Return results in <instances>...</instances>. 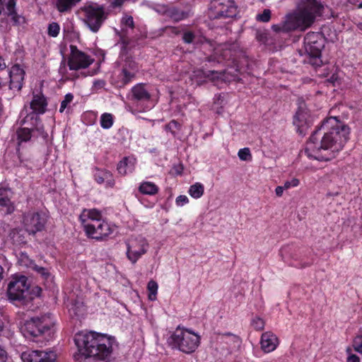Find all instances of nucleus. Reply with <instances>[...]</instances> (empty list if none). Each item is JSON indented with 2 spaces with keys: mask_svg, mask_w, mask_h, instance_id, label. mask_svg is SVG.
I'll return each mask as SVG.
<instances>
[{
  "mask_svg": "<svg viewBox=\"0 0 362 362\" xmlns=\"http://www.w3.org/2000/svg\"><path fill=\"white\" fill-rule=\"evenodd\" d=\"M11 197L12 192L9 188L0 186V206L8 207V211H10L9 208L11 206Z\"/></svg>",
  "mask_w": 362,
  "mask_h": 362,
  "instance_id": "28",
  "label": "nucleus"
},
{
  "mask_svg": "<svg viewBox=\"0 0 362 362\" xmlns=\"http://www.w3.org/2000/svg\"><path fill=\"white\" fill-rule=\"evenodd\" d=\"M122 74H123L122 83L124 84H127L132 80V78H134L135 74H136V68L134 69L133 71H130L128 69L127 66H124L122 69Z\"/></svg>",
  "mask_w": 362,
  "mask_h": 362,
  "instance_id": "35",
  "label": "nucleus"
},
{
  "mask_svg": "<svg viewBox=\"0 0 362 362\" xmlns=\"http://www.w3.org/2000/svg\"><path fill=\"white\" fill-rule=\"evenodd\" d=\"M27 278L24 276V307L28 306L29 300H34L37 298L41 293V288L35 285L26 284Z\"/></svg>",
  "mask_w": 362,
  "mask_h": 362,
  "instance_id": "20",
  "label": "nucleus"
},
{
  "mask_svg": "<svg viewBox=\"0 0 362 362\" xmlns=\"http://www.w3.org/2000/svg\"><path fill=\"white\" fill-rule=\"evenodd\" d=\"M10 83L13 84L15 82L21 83L23 81V69L20 65L15 64L13 66L9 72Z\"/></svg>",
  "mask_w": 362,
  "mask_h": 362,
  "instance_id": "29",
  "label": "nucleus"
},
{
  "mask_svg": "<svg viewBox=\"0 0 362 362\" xmlns=\"http://www.w3.org/2000/svg\"><path fill=\"white\" fill-rule=\"evenodd\" d=\"M271 18V11L269 9H264L262 13L257 14L256 20L257 21L267 23Z\"/></svg>",
  "mask_w": 362,
  "mask_h": 362,
  "instance_id": "37",
  "label": "nucleus"
},
{
  "mask_svg": "<svg viewBox=\"0 0 362 362\" xmlns=\"http://www.w3.org/2000/svg\"><path fill=\"white\" fill-rule=\"evenodd\" d=\"M81 0H55V7L60 13L68 12Z\"/></svg>",
  "mask_w": 362,
  "mask_h": 362,
  "instance_id": "27",
  "label": "nucleus"
},
{
  "mask_svg": "<svg viewBox=\"0 0 362 362\" xmlns=\"http://www.w3.org/2000/svg\"><path fill=\"white\" fill-rule=\"evenodd\" d=\"M28 308V310H35V308H33V304L30 305V303L28 304V307L26 306ZM35 308H37V306H35Z\"/></svg>",
  "mask_w": 362,
  "mask_h": 362,
  "instance_id": "56",
  "label": "nucleus"
},
{
  "mask_svg": "<svg viewBox=\"0 0 362 362\" xmlns=\"http://www.w3.org/2000/svg\"><path fill=\"white\" fill-rule=\"evenodd\" d=\"M170 124H174L175 126H176L177 124V122L173 120L170 122Z\"/></svg>",
  "mask_w": 362,
  "mask_h": 362,
  "instance_id": "57",
  "label": "nucleus"
},
{
  "mask_svg": "<svg viewBox=\"0 0 362 362\" xmlns=\"http://www.w3.org/2000/svg\"><path fill=\"white\" fill-rule=\"evenodd\" d=\"M84 230L89 238L98 240H103L112 233V228L103 220L94 221V224H86Z\"/></svg>",
  "mask_w": 362,
  "mask_h": 362,
  "instance_id": "10",
  "label": "nucleus"
},
{
  "mask_svg": "<svg viewBox=\"0 0 362 362\" xmlns=\"http://www.w3.org/2000/svg\"><path fill=\"white\" fill-rule=\"evenodd\" d=\"M8 296L11 300L21 301L23 299V275H16L8 286Z\"/></svg>",
  "mask_w": 362,
  "mask_h": 362,
  "instance_id": "13",
  "label": "nucleus"
},
{
  "mask_svg": "<svg viewBox=\"0 0 362 362\" xmlns=\"http://www.w3.org/2000/svg\"><path fill=\"white\" fill-rule=\"evenodd\" d=\"M132 98L139 101H147L151 98V94L145 88L144 84L138 83L132 88Z\"/></svg>",
  "mask_w": 362,
  "mask_h": 362,
  "instance_id": "21",
  "label": "nucleus"
},
{
  "mask_svg": "<svg viewBox=\"0 0 362 362\" xmlns=\"http://www.w3.org/2000/svg\"><path fill=\"white\" fill-rule=\"evenodd\" d=\"M100 122L103 129H110L113 124V117L110 113H103L100 117Z\"/></svg>",
  "mask_w": 362,
  "mask_h": 362,
  "instance_id": "33",
  "label": "nucleus"
},
{
  "mask_svg": "<svg viewBox=\"0 0 362 362\" xmlns=\"http://www.w3.org/2000/svg\"><path fill=\"white\" fill-rule=\"evenodd\" d=\"M24 266L27 268H30L32 270L36 272L41 276L45 279H47L49 276V273L47 269L43 267H40L37 265L33 260L28 258V257L24 255Z\"/></svg>",
  "mask_w": 362,
  "mask_h": 362,
  "instance_id": "26",
  "label": "nucleus"
},
{
  "mask_svg": "<svg viewBox=\"0 0 362 362\" xmlns=\"http://www.w3.org/2000/svg\"><path fill=\"white\" fill-rule=\"evenodd\" d=\"M3 273H4V268L1 266H0V281L3 279Z\"/></svg>",
  "mask_w": 362,
  "mask_h": 362,
  "instance_id": "55",
  "label": "nucleus"
},
{
  "mask_svg": "<svg viewBox=\"0 0 362 362\" xmlns=\"http://www.w3.org/2000/svg\"><path fill=\"white\" fill-rule=\"evenodd\" d=\"M127 255L132 264L144 255L148 248V244L146 240L142 237L130 238L127 243Z\"/></svg>",
  "mask_w": 362,
  "mask_h": 362,
  "instance_id": "8",
  "label": "nucleus"
},
{
  "mask_svg": "<svg viewBox=\"0 0 362 362\" xmlns=\"http://www.w3.org/2000/svg\"><path fill=\"white\" fill-rule=\"evenodd\" d=\"M46 223V218L44 215L38 212H34L29 214L26 218L25 223V230L29 234H35L38 231H41Z\"/></svg>",
  "mask_w": 362,
  "mask_h": 362,
  "instance_id": "12",
  "label": "nucleus"
},
{
  "mask_svg": "<svg viewBox=\"0 0 362 362\" xmlns=\"http://www.w3.org/2000/svg\"><path fill=\"white\" fill-rule=\"evenodd\" d=\"M17 136L18 140V146H20L21 143L23 141V132L21 128H18L17 130Z\"/></svg>",
  "mask_w": 362,
  "mask_h": 362,
  "instance_id": "50",
  "label": "nucleus"
},
{
  "mask_svg": "<svg viewBox=\"0 0 362 362\" xmlns=\"http://www.w3.org/2000/svg\"><path fill=\"white\" fill-rule=\"evenodd\" d=\"M279 344L277 337L272 332H265L261 336V349L264 353L274 351Z\"/></svg>",
  "mask_w": 362,
  "mask_h": 362,
  "instance_id": "16",
  "label": "nucleus"
},
{
  "mask_svg": "<svg viewBox=\"0 0 362 362\" xmlns=\"http://www.w3.org/2000/svg\"><path fill=\"white\" fill-rule=\"evenodd\" d=\"M212 74H218V72L212 71Z\"/></svg>",
  "mask_w": 362,
  "mask_h": 362,
  "instance_id": "60",
  "label": "nucleus"
},
{
  "mask_svg": "<svg viewBox=\"0 0 362 362\" xmlns=\"http://www.w3.org/2000/svg\"><path fill=\"white\" fill-rule=\"evenodd\" d=\"M349 134V129L347 127L336 117H329L311 135L306 144L305 153L310 158L329 160L331 158L321 154L320 151H339L348 141Z\"/></svg>",
  "mask_w": 362,
  "mask_h": 362,
  "instance_id": "1",
  "label": "nucleus"
},
{
  "mask_svg": "<svg viewBox=\"0 0 362 362\" xmlns=\"http://www.w3.org/2000/svg\"><path fill=\"white\" fill-rule=\"evenodd\" d=\"M236 15L233 0H212L211 17L214 18H231Z\"/></svg>",
  "mask_w": 362,
  "mask_h": 362,
  "instance_id": "7",
  "label": "nucleus"
},
{
  "mask_svg": "<svg viewBox=\"0 0 362 362\" xmlns=\"http://www.w3.org/2000/svg\"><path fill=\"white\" fill-rule=\"evenodd\" d=\"M346 352L348 354H349V356L347 358L346 362H360V358L357 355L350 354V352H351L350 348L346 349Z\"/></svg>",
  "mask_w": 362,
  "mask_h": 362,
  "instance_id": "48",
  "label": "nucleus"
},
{
  "mask_svg": "<svg viewBox=\"0 0 362 362\" xmlns=\"http://www.w3.org/2000/svg\"><path fill=\"white\" fill-rule=\"evenodd\" d=\"M6 68V64L4 62V59L0 55V71Z\"/></svg>",
  "mask_w": 362,
  "mask_h": 362,
  "instance_id": "54",
  "label": "nucleus"
},
{
  "mask_svg": "<svg viewBox=\"0 0 362 362\" xmlns=\"http://www.w3.org/2000/svg\"><path fill=\"white\" fill-rule=\"evenodd\" d=\"M20 358H21V359H23V354H21L20 355Z\"/></svg>",
  "mask_w": 362,
  "mask_h": 362,
  "instance_id": "59",
  "label": "nucleus"
},
{
  "mask_svg": "<svg viewBox=\"0 0 362 362\" xmlns=\"http://www.w3.org/2000/svg\"><path fill=\"white\" fill-rule=\"evenodd\" d=\"M16 6L15 0H8L7 2V10L8 12V15L13 16V21L17 22V17L16 16V13L14 10Z\"/></svg>",
  "mask_w": 362,
  "mask_h": 362,
  "instance_id": "42",
  "label": "nucleus"
},
{
  "mask_svg": "<svg viewBox=\"0 0 362 362\" xmlns=\"http://www.w3.org/2000/svg\"><path fill=\"white\" fill-rule=\"evenodd\" d=\"M238 48L239 45L235 42L225 43L217 46L214 49V54L224 60H231L235 56Z\"/></svg>",
  "mask_w": 362,
  "mask_h": 362,
  "instance_id": "14",
  "label": "nucleus"
},
{
  "mask_svg": "<svg viewBox=\"0 0 362 362\" xmlns=\"http://www.w3.org/2000/svg\"><path fill=\"white\" fill-rule=\"evenodd\" d=\"M158 187L150 182H143L139 187V191L144 194L153 195L158 192Z\"/></svg>",
  "mask_w": 362,
  "mask_h": 362,
  "instance_id": "30",
  "label": "nucleus"
},
{
  "mask_svg": "<svg viewBox=\"0 0 362 362\" xmlns=\"http://www.w3.org/2000/svg\"><path fill=\"white\" fill-rule=\"evenodd\" d=\"M195 38H196L195 34L190 30H186L182 34V40L184 41L185 43H187V44L193 43Z\"/></svg>",
  "mask_w": 362,
  "mask_h": 362,
  "instance_id": "40",
  "label": "nucleus"
},
{
  "mask_svg": "<svg viewBox=\"0 0 362 362\" xmlns=\"http://www.w3.org/2000/svg\"><path fill=\"white\" fill-rule=\"evenodd\" d=\"M308 113L302 109H299L293 118V124L296 127L300 134H304L309 126Z\"/></svg>",
  "mask_w": 362,
  "mask_h": 362,
  "instance_id": "18",
  "label": "nucleus"
},
{
  "mask_svg": "<svg viewBox=\"0 0 362 362\" xmlns=\"http://www.w3.org/2000/svg\"><path fill=\"white\" fill-rule=\"evenodd\" d=\"M168 15L175 21H179L185 18H186L187 15L185 12L181 11L177 8H171L168 11Z\"/></svg>",
  "mask_w": 362,
  "mask_h": 362,
  "instance_id": "34",
  "label": "nucleus"
},
{
  "mask_svg": "<svg viewBox=\"0 0 362 362\" xmlns=\"http://www.w3.org/2000/svg\"><path fill=\"white\" fill-rule=\"evenodd\" d=\"M105 83L103 80H98L94 81L93 87L95 88H101L105 86Z\"/></svg>",
  "mask_w": 362,
  "mask_h": 362,
  "instance_id": "49",
  "label": "nucleus"
},
{
  "mask_svg": "<svg viewBox=\"0 0 362 362\" xmlns=\"http://www.w3.org/2000/svg\"><path fill=\"white\" fill-rule=\"evenodd\" d=\"M56 354L53 351H32L25 355L24 362H55Z\"/></svg>",
  "mask_w": 362,
  "mask_h": 362,
  "instance_id": "15",
  "label": "nucleus"
},
{
  "mask_svg": "<svg viewBox=\"0 0 362 362\" xmlns=\"http://www.w3.org/2000/svg\"><path fill=\"white\" fill-rule=\"evenodd\" d=\"M238 157L241 160H250L252 159V155L248 148H244L239 150L238 153Z\"/></svg>",
  "mask_w": 362,
  "mask_h": 362,
  "instance_id": "39",
  "label": "nucleus"
},
{
  "mask_svg": "<svg viewBox=\"0 0 362 362\" xmlns=\"http://www.w3.org/2000/svg\"><path fill=\"white\" fill-rule=\"evenodd\" d=\"M59 25L57 23H52L48 26V35L52 37H57L59 33Z\"/></svg>",
  "mask_w": 362,
  "mask_h": 362,
  "instance_id": "41",
  "label": "nucleus"
},
{
  "mask_svg": "<svg viewBox=\"0 0 362 362\" xmlns=\"http://www.w3.org/2000/svg\"><path fill=\"white\" fill-rule=\"evenodd\" d=\"M204 192V185L200 182H196L190 186L188 193L192 197L199 199L203 195Z\"/></svg>",
  "mask_w": 362,
  "mask_h": 362,
  "instance_id": "31",
  "label": "nucleus"
},
{
  "mask_svg": "<svg viewBox=\"0 0 362 362\" xmlns=\"http://www.w3.org/2000/svg\"><path fill=\"white\" fill-rule=\"evenodd\" d=\"M71 55L68 66L71 70H78L88 67L93 60L84 52L78 50L76 46L71 45Z\"/></svg>",
  "mask_w": 362,
  "mask_h": 362,
  "instance_id": "9",
  "label": "nucleus"
},
{
  "mask_svg": "<svg viewBox=\"0 0 362 362\" xmlns=\"http://www.w3.org/2000/svg\"><path fill=\"white\" fill-rule=\"evenodd\" d=\"M218 342L220 344L221 349L230 352L233 349L239 345L240 339L236 335L226 333L218 337Z\"/></svg>",
  "mask_w": 362,
  "mask_h": 362,
  "instance_id": "17",
  "label": "nucleus"
},
{
  "mask_svg": "<svg viewBox=\"0 0 362 362\" xmlns=\"http://www.w3.org/2000/svg\"><path fill=\"white\" fill-rule=\"evenodd\" d=\"M284 190H285V189L283 188L282 186H278L275 189L276 196L281 197L283 194Z\"/></svg>",
  "mask_w": 362,
  "mask_h": 362,
  "instance_id": "51",
  "label": "nucleus"
},
{
  "mask_svg": "<svg viewBox=\"0 0 362 362\" xmlns=\"http://www.w3.org/2000/svg\"><path fill=\"white\" fill-rule=\"evenodd\" d=\"M47 105L46 98L42 95H34L30 103V108L36 113L43 114Z\"/></svg>",
  "mask_w": 362,
  "mask_h": 362,
  "instance_id": "22",
  "label": "nucleus"
},
{
  "mask_svg": "<svg viewBox=\"0 0 362 362\" xmlns=\"http://www.w3.org/2000/svg\"><path fill=\"white\" fill-rule=\"evenodd\" d=\"M127 68L130 71H133L134 69L136 68V72L137 71V69H138L137 65H136V64L135 62L129 63V66Z\"/></svg>",
  "mask_w": 362,
  "mask_h": 362,
  "instance_id": "53",
  "label": "nucleus"
},
{
  "mask_svg": "<svg viewBox=\"0 0 362 362\" xmlns=\"http://www.w3.org/2000/svg\"><path fill=\"white\" fill-rule=\"evenodd\" d=\"M124 0H114L112 2V6L113 7L120 6L124 3Z\"/></svg>",
  "mask_w": 362,
  "mask_h": 362,
  "instance_id": "52",
  "label": "nucleus"
},
{
  "mask_svg": "<svg viewBox=\"0 0 362 362\" xmlns=\"http://www.w3.org/2000/svg\"><path fill=\"white\" fill-rule=\"evenodd\" d=\"M324 6L320 0H300L295 12L286 15L284 21L273 25L276 33H288L296 29L305 30L322 15Z\"/></svg>",
  "mask_w": 362,
  "mask_h": 362,
  "instance_id": "2",
  "label": "nucleus"
},
{
  "mask_svg": "<svg viewBox=\"0 0 362 362\" xmlns=\"http://www.w3.org/2000/svg\"><path fill=\"white\" fill-rule=\"evenodd\" d=\"M323 47V41H318V42L309 45H305V49L306 57L305 58V61L314 67L321 66L322 64L321 51Z\"/></svg>",
  "mask_w": 362,
  "mask_h": 362,
  "instance_id": "11",
  "label": "nucleus"
},
{
  "mask_svg": "<svg viewBox=\"0 0 362 362\" xmlns=\"http://www.w3.org/2000/svg\"><path fill=\"white\" fill-rule=\"evenodd\" d=\"M80 221L85 228L86 224H94V221L102 220L101 212L95 209H84L79 216Z\"/></svg>",
  "mask_w": 362,
  "mask_h": 362,
  "instance_id": "19",
  "label": "nucleus"
},
{
  "mask_svg": "<svg viewBox=\"0 0 362 362\" xmlns=\"http://www.w3.org/2000/svg\"><path fill=\"white\" fill-rule=\"evenodd\" d=\"M158 288V284L155 281L151 280L148 283L147 288L148 291H149L148 298L150 300H153L156 299Z\"/></svg>",
  "mask_w": 362,
  "mask_h": 362,
  "instance_id": "36",
  "label": "nucleus"
},
{
  "mask_svg": "<svg viewBox=\"0 0 362 362\" xmlns=\"http://www.w3.org/2000/svg\"><path fill=\"white\" fill-rule=\"evenodd\" d=\"M24 326L27 333L33 337L45 334L50 336L52 333V328L53 325L49 317H42V318L32 317L24 323Z\"/></svg>",
  "mask_w": 362,
  "mask_h": 362,
  "instance_id": "6",
  "label": "nucleus"
},
{
  "mask_svg": "<svg viewBox=\"0 0 362 362\" xmlns=\"http://www.w3.org/2000/svg\"><path fill=\"white\" fill-rule=\"evenodd\" d=\"M122 23L126 27L133 28L134 26V20L132 16H124L122 19Z\"/></svg>",
  "mask_w": 362,
  "mask_h": 362,
  "instance_id": "45",
  "label": "nucleus"
},
{
  "mask_svg": "<svg viewBox=\"0 0 362 362\" xmlns=\"http://www.w3.org/2000/svg\"><path fill=\"white\" fill-rule=\"evenodd\" d=\"M353 347L356 352L362 354V335L355 337L353 341Z\"/></svg>",
  "mask_w": 362,
  "mask_h": 362,
  "instance_id": "43",
  "label": "nucleus"
},
{
  "mask_svg": "<svg viewBox=\"0 0 362 362\" xmlns=\"http://www.w3.org/2000/svg\"><path fill=\"white\" fill-rule=\"evenodd\" d=\"M135 158L125 157L117 165V171L122 175L132 173L134 169Z\"/></svg>",
  "mask_w": 362,
  "mask_h": 362,
  "instance_id": "24",
  "label": "nucleus"
},
{
  "mask_svg": "<svg viewBox=\"0 0 362 362\" xmlns=\"http://www.w3.org/2000/svg\"><path fill=\"white\" fill-rule=\"evenodd\" d=\"M95 180L98 184L105 183L107 187H113L115 185L112 174L107 170H98L95 174Z\"/></svg>",
  "mask_w": 362,
  "mask_h": 362,
  "instance_id": "23",
  "label": "nucleus"
},
{
  "mask_svg": "<svg viewBox=\"0 0 362 362\" xmlns=\"http://www.w3.org/2000/svg\"><path fill=\"white\" fill-rule=\"evenodd\" d=\"M299 185V180L296 178H293L291 181H286L282 186L284 189H288L291 187H297Z\"/></svg>",
  "mask_w": 362,
  "mask_h": 362,
  "instance_id": "46",
  "label": "nucleus"
},
{
  "mask_svg": "<svg viewBox=\"0 0 362 362\" xmlns=\"http://www.w3.org/2000/svg\"><path fill=\"white\" fill-rule=\"evenodd\" d=\"M168 343L173 349L190 354L199 346L200 337L189 329L178 327L168 339Z\"/></svg>",
  "mask_w": 362,
  "mask_h": 362,
  "instance_id": "4",
  "label": "nucleus"
},
{
  "mask_svg": "<svg viewBox=\"0 0 362 362\" xmlns=\"http://www.w3.org/2000/svg\"><path fill=\"white\" fill-rule=\"evenodd\" d=\"M189 199L186 195H180L176 198L175 202L177 206H182L188 203Z\"/></svg>",
  "mask_w": 362,
  "mask_h": 362,
  "instance_id": "47",
  "label": "nucleus"
},
{
  "mask_svg": "<svg viewBox=\"0 0 362 362\" xmlns=\"http://www.w3.org/2000/svg\"><path fill=\"white\" fill-rule=\"evenodd\" d=\"M252 325L257 331H262L264 328L265 322L263 319L255 317L252 320Z\"/></svg>",
  "mask_w": 362,
  "mask_h": 362,
  "instance_id": "38",
  "label": "nucleus"
},
{
  "mask_svg": "<svg viewBox=\"0 0 362 362\" xmlns=\"http://www.w3.org/2000/svg\"><path fill=\"white\" fill-rule=\"evenodd\" d=\"M81 11L85 14L86 25L92 32L97 33L107 18L104 7L95 3H90L84 5Z\"/></svg>",
  "mask_w": 362,
  "mask_h": 362,
  "instance_id": "5",
  "label": "nucleus"
},
{
  "mask_svg": "<svg viewBox=\"0 0 362 362\" xmlns=\"http://www.w3.org/2000/svg\"><path fill=\"white\" fill-rule=\"evenodd\" d=\"M73 98H74V96L71 93H67L64 96V99L61 103V106H60V109H59L60 112H64V110L67 107L68 104L72 101Z\"/></svg>",
  "mask_w": 362,
  "mask_h": 362,
  "instance_id": "44",
  "label": "nucleus"
},
{
  "mask_svg": "<svg viewBox=\"0 0 362 362\" xmlns=\"http://www.w3.org/2000/svg\"><path fill=\"white\" fill-rule=\"evenodd\" d=\"M75 342L82 355L86 357H95L100 360L108 357L112 351L110 338L95 332L79 335Z\"/></svg>",
  "mask_w": 362,
  "mask_h": 362,
  "instance_id": "3",
  "label": "nucleus"
},
{
  "mask_svg": "<svg viewBox=\"0 0 362 362\" xmlns=\"http://www.w3.org/2000/svg\"><path fill=\"white\" fill-rule=\"evenodd\" d=\"M40 122L39 118L35 116V124L32 127H24V142L29 141L32 137H37L43 132L42 127H39Z\"/></svg>",
  "mask_w": 362,
  "mask_h": 362,
  "instance_id": "25",
  "label": "nucleus"
},
{
  "mask_svg": "<svg viewBox=\"0 0 362 362\" xmlns=\"http://www.w3.org/2000/svg\"><path fill=\"white\" fill-rule=\"evenodd\" d=\"M2 330V324L1 322H0V332Z\"/></svg>",
  "mask_w": 362,
  "mask_h": 362,
  "instance_id": "58",
  "label": "nucleus"
},
{
  "mask_svg": "<svg viewBox=\"0 0 362 362\" xmlns=\"http://www.w3.org/2000/svg\"><path fill=\"white\" fill-rule=\"evenodd\" d=\"M318 41H323L322 36L317 33L310 32L304 37V45L315 44Z\"/></svg>",
  "mask_w": 362,
  "mask_h": 362,
  "instance_id": "32",
  "label": "nucleus"
}]
</instances>
